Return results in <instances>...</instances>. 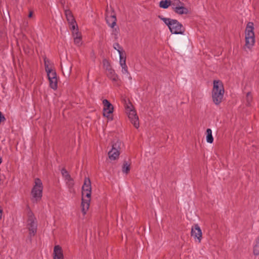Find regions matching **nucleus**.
I'll return each instance as SVG.
<instances>
[{"label": "nucleus", "instance_id": "f257e3e1", "mask_svg": "<svg viewBox=\"0 0 259 259\" xmlns=\"http://www.w3.org/2000/svg\"><path fill=\"white\" fill-rule=\"evenodd\" d=\"M91 192L92 187L90 180L89 178H85L82 187L81 207L82 212L83 215L86 214L90 207Z\"/></svg>", "mask_w": 259, "mask_h": 259}, {"label": "nucleus", "instance_id": "f03ea898", "mask_svg": "<svg viewBox=\"0 0 259 259\" xmlns=\"http://www.w3.org/2000/svg\"><path fill=\"white\" fill-rule=\"evenodd\" d=\"M224 88L222 82L220 80H214L213 82L212 90V99L213 102L219 105L222 102L224 95Z\"/></svg>", "mask_w": 259, "mask_h": 259}, {"label": "nucleus", "instance_id": "7ed1b4c3", "mask_svg": "<svg viewBox=\"0 0 259 259\" xmlns=\"http://www.w3.org/2000/svg\"><path fill=\"white\" fill-rule=\"evenodd\" d=\"M158 17L168 26L172 33L176 34H184L185 28L178 20L165 18L162 16H159Z\"/></svg>", "mask_w": 259, "mask_h": 259}, {"label": "nucleus", "instance_id": "20e7f679", "mask_svg": "<svg viewBox=\"0 0 259 259\" xmlns=\"http://www.w3.org/2000/svg\"><path fill=\"white\" fill-rule=\"evenodd\" d=\"M45 70L49 80L50 87L55 90L58 87L57 74L52 63L46 58L44 59Z\"/></svg>", "mask_w": 259, "mask_h": 259}, {"label": "nucleus", "instance_id": "39448f33", "mask_svg": "<svg viewBox=\"0 0 259 259\" xmlns=\"http://www.w3.org/2000/svg\"><path fill=\"white\" fill-rule=\"evenodd\" d=\"M252 22H248L245 29V47L251 50L255 43V35L254 26Z\"/></svg>", "mask_w": 259, "mask_h": 259}, {"label": "nucleus", "instance_id": "423d86ee", "mask_svg": "<svg viewBox=\"0 0 259 259\" xmlns=\"http://www.w3.org/2000/svg\"><path fill=\"white\" fill-rule=\"evenodd\" d=\"M42 190L43 185L41 181L38 178L35 179L34 185L31 192L33 200L37 202L41 199Z\"/></svg>", "mask_w": 259, "mask_h": 259}, {"label": "nucleus", "instance_id": "0eeeda50", "mask_svg": "<svg viewBox=\"0 0 259 259\" xmlns=\"http://www.w3.org/2000/svg\"><path fill=\"white\" fill-rule=\"evenodd\" d=\"M27 227L29 230L30 236H33L36 232L37 224L36 219L33 213L31 211H29L28 213Z\"/></svg>", "mask_w": 259, "mask_h": 259}, {"label": "nucleus", "instance_id": "6e6552de", "mask_svg": "<svg viewBox=\"0 0 259 259\" xmlns=\"http://www.w3.org/2000/svg\"><path fill=\"white\" fill-rule=\"evenodd\" d=\"M121 145V142L118 140L113 142L112 149L108 152V156L110 160H114L119 157Z\"/></svg>", "mask_w": 259, "mask_h": 259}, {"label": "nucleus", "instance_id": "1a4fd4ad", "mask_svg": "<svg viewBox=\"0 0 259 259\" xmlns=\"http://www.w3.org/2000/svg\"><path fill=\"white\" fill-rule=\"evenodd\" d=\"M126 112L131 123L136 128H138L139 127V117L136 111L132 105L127 106Z\"/></svg>", "mask_w": 259, "mask_h": 259}, {"label": "nucleus", "instance_id": "9d476101", "mask_svg": "<svg viewBox=\"0 0 259 259\" xmlns=\"http://www.w3.org/2000/svg\"><path fill=\"white\" fill-rule=\"evenodd\" d=\"M103 104L104 105L103 115L108 120H112L113 119L112 114L114 109L113 105L106 99L103 101Z\"/></svg>", "mask_w": 259, "mask_h": 259}, {"label": "nucleus", "instance_id": "9b49d317", "mask_svg": "<svg viewBox=\"0 0 259 259\" xmlns=\"http://www.w3.org/2000/svg\"><path fill=\"white\" fill-rule=\"evenodd\" d=\"M191 236L194 238L196 241L201 242L202 238V231L198 224H195L191 229Z\"/></svg>", "mask_w": 259, "mask_h": 259}, {"label": "nucleus", "instance_id": "f8f14e48", "mask_svg": "<svg viewBox=\"0 0 259 259\" xmlns=\"http://www.w3.org/2000/svg\"><path fill=\"white\" fill-rule=\"evenodd\" d=\"M61 174L68 186L69 188H72L74 185V182L68 171L65 169L63 168L61 170Z\"/></svg>", "mask_w": 259, "mask_h": 259}, {"label": "nucleus", "instance_id": "ddd939ff", "mask_svg": "<svg viewBox=\"0 0 259 259\" xmlns=\"http://www.w3.org/2000/svg\"><path fill=\"white\" fill-rule=\"evenodd\" d=\"M119 64L122 68V73L124 74H128V69L126 64V57L124 56L123 54H120L119 56Z\"/></svg>", "mask_w": 259, "mask_h": 259}, {"label": "nucleus", "instance_id": "4468645a", "mask_svg": "<svg viewBox=\"0 0 259 259\" xmlns=\"http://www.w3.org/2000/svg\"><path fill=\"white\" fill-rule=\"evenodd\" d=\"M64 258L63 250L59 245H55L53 250V259Z\"/></svg>", "mask_w": 259, "mask_h": 259}, {"label": "nucleus", "instance_id": "2eb2a0df", "mask_svg": "<svg viewBox=\"0 0 259 259\" xmlns=\"http://www.w3.org/2000/svg\"><path fill=\"white\" fill-rule=\"evenodd\" d=\"M106 21L109 26L113 28L116 23V18L115 15L107 16L106 17Z\"/></svg>", "mask_w": 259, "mask_h": 259}, {"label": "nucleus", "instance_id": "dca6fc26", "mask_svg": "<svg viewBox=\"0 0 259 259\" xmlns=\"http://www.w3.org/2000/svg\"><path fill=\"white\" fill-rule=\"evenodd\" d=\"M175 13L178 15H183V14H188L189 13V10L188 9L184 6V5H182L180 7H179L177 9H176L175 11Z\"/></svg>", "mask_w": 259, "mask_h": 259}, {"label": "nucleus", "instance_id": "f3484780", "mask_svg": "<svg viewBox=\"0 0 259 259\" xmlns=\"http://www.w3.org/2000/svg\"><path fill=\"white\" fill-rule=\"evenodd\" d=\"M171 7L172 10L175 11L179 7L182 5H184V4L181 2L180 0H172Z\"/></svg>", "mask_w": 259, "mask_h": 259}, {"label": "nucleus", "instance_id": "a211bd4d", "mask_svg": "<svg viewBox=\"0 0 259 259\" xmlns=\"http://www.w3.org/2000/svg\"><path fill=\"white\" fill-rule=\"evenodd\" d=\"M107 74L111 79L115 81L117 80L118 76L115 74V71L113 69H112V68L110 69H109V70H107Z\"/></svg>", "mask_w": 259, "mask_h": 259}, {"label": "nucleus", "instance_id": "6ab92c4d", "mask_svg": "<svg viewBox=\"0 0 259 259\" xmlns=\"http://www.w3.org/2000/svg\"><path fill=\"white\" fill-rule=\"evenodd\" d=\"M74 41L75 45L79 46L81 44V35L78 32H73Z\"/></svg>", "mask_w": 259, "mask_h": 259}, {"label": "nucleus", "instance_id": "aec40b11", "mask_svg": "<svg viewBox=\"0 0 259 259\" xmlns=\"http://www.w3.org/2000/svg\"><path fill=\"white\" fill-rule=\"evenodd\" d=\"M171 5V0H162L159 3V7L163 9L168 8Z\"/></svg>", "mask_w": 259, "mask_h": 259}, {"label": "nucleus", "instance_id": "412c9836", "mask_svg": "<svg viewBox=\"0 0 259 259\" xmlns=\"http://www.w3.org/2000/svg\"><path fill=\"white\" fill-rule=\"evenodd\" d=\"M65 14L66 15L67 20L68 21V23H73V21H75V20H74V17L72 14V13L70 10H65Z\"/></svg>", "mask_w": 259, "mask_h": 259}, {"label": "nucleus", "instance_id": "4be33fe9", "mask_svg": "<svg viewBox=\"0 0 259 259\" xmlns=\"http://www.w3.org/2000/svg\"><path fill=\"white\" fill-rule=\"evenodd\" d=\"M206 141L207 143H212L213 141V138L212 136V131L210 128L206 130Z\"/></svg>", "mask_w": 259, "mask_h": 259}, {"label": "nucleus", "instance_id": "5701e85b", "mask_svg": "<svg viewBox=\"0 0 259 259\" xmlns=\"http://www.w3.org/2000/svg\"><path fill=\"white\" fill-rule=\"evenodd\" d=\"M253 253L255 255L259 254V237L256 239L253 245Z\"/></svg>", "mask_w": 259, "mask_h": 259}, {"label": "nucleus", "instance_id": "b1692460", "mask_svg": "<svg viewBox=\"0 0 259 259\" xmlns=\"http://www.w3.org/2000/svg\"><path fill=\"white\" fill-rule=\"evenodd\" d=\"M113 47L114 49L118 52L119 56L120 54H123L124 52L123 49L118 43H114Z\"/></svg>", "mask_w": 259, "mask_h": 259}, {"label": "nucleus", "instance_id": "393cba45", "mask_svg": "<svg viewBox=\"0 0 259 259\" xmlns=\"http://www.w3.org/2000/svg\"><path fill=\"white\" fill-rule=\"evenodd\" d=\"M130 170V165L126 162L123 163L122 166V171L124 173L128 174Z\"/></svg>", "mask_w": 259, "mask_h": 259}, {"label": "nucleus", "instance_id": "a878e982", "mask_svg": "<svg viewBox=\"0 0 259 259\" xmlns=\"http://www.w3.org/2000/svg\"><path fill=\"white\" fill-rule=\"evenodd\" d=\"M103 63L104 67L106 69V71L108 70L109 69H111L110 64L108 60H104Z\"/></svg>", "mask_w": 259, "mask_h": 259}, {"label": "nucleus", "instance_id": "bb28decb", "mask_svg": "<svg viewBox=\"0 0 259 259\" xmlns=\"http://www.w3.org/2000/svg\"><path fill=\"white\" fill-rule=\"evenodd\" d=\"M247 98V101L248 102V104H249L250 102H251L252 100V97L249 93H248L246 95Z\"/></svg>", "mask_w": 259, "mask_h": 259}, {"label": "nucleus", "instance_id": "cd10ccee", "mask_svg": "<svg viewBox=\"0 0 259 259\" xmlns=\"http://www.w3.org/2000/svg\"><path fill=\"white\" fill-rule=\"evenodd\" d=\"M70 24L71 26V29L74 31H76L75 30V26H76V22L73 21V23H69Z\"/></svg>", "mask_w": 259, "mask_h": 259}, {"label": "nucleus", "instance_id": "c85d7f7f", "mask_svg": "<svg viewBox=\"0 0 259 259\" xmlns=\"http://www.w3.org/2000/svg\"><path fill=\"white\" fill-rule=\"evenodd\" d=\"M33 13L32 12H30L28 15V17L31 18L32 16Z\"/></svg>", "mask_w": 259, "mask_h": 259}, {"label": "nucleus", "instance_id": "c756f323", "mask_svg": "<svg viewBox=\"0 0 259 259\" xmlns=\"http://www.w3.org/2000/svg\"><path fill=\"white\" fill-rule=\"evenodd\" d=\"M2 209L0 208V219L2 218Z\"/></svg>", "mask_w": 259, "mask_h": 259}, {"label": "nucleus", "instance_id": "7c9ffc66", "mask_svg": "<svg viewBox=\"0 0 259 259\" xmlns=\"http://www.w3.org/2000/svg\"><path fill=\"white\" fill-rule=\"evenodd\" d=\"M2 162L1 159H0V163Z\"/></svg>", "mask_w": 259, "mask_h": 259}]
</instances>
